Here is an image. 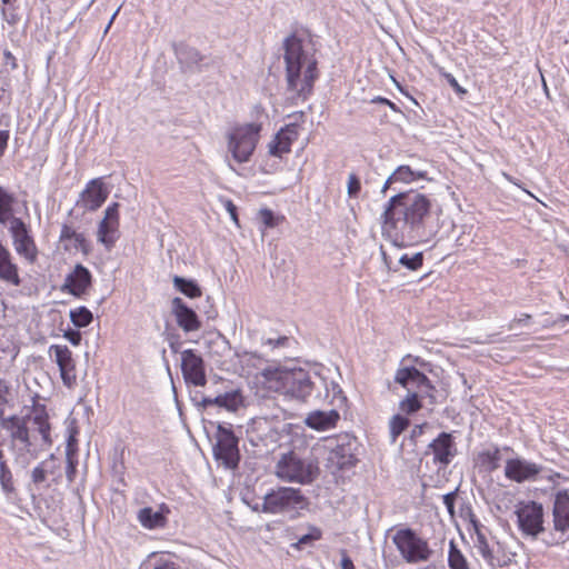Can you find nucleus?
I'll list each match as a JSON object with an SVG mask.
<instances>
[{
	"label": "nucleus",
	"instance_id": "nucleus-27",
	"mask_svg": "<svg viewBox=\"0 0 569 569\" xmlns=\"http://www.w3.org/2000/svg\"><path fill=\"white\" fill-rule=\"evenodd\" d=\"M16 198L12 193H9L3 187L0 186V223L6 224L9 220L14 218L13 204Z\"/></svg>",
	"mask_w": 569,
	"mask_h": 569
},
{
	"label": "nucleus",
	"instance_id": "nucleus-56",
	"mask_svg": "<svg viewBox=\"0 0 569 569\" xmlns=\"http://www.w3.org/2000/svg\"><path fill=\"white\" fill-rule=\"evenodd\" d=\"M197 406L199 408L206 409L211 406H216L213 402V398L210 397H202L200 401L197 402Z\"/></svg>",
	"mask_w": 569,
	"mask_h": 569
},
{
	"label": "nucleus",
	"instance_id": "nucleus-36",
	"mask_svg": "<svg viewBox=\"0 0 569 569\" xmlns=\"http://www.w3.org/2000/svg\"><path fill=\"white\" fill-rule=\"evenodd\" d=\"M50 352L54 353L56 362L59 369L74 361L72 358V352L67 346L53 345L50 347Z\"/></svg>",
	"mask_w": 569,
	"mask_h": 569
},
{
	"label": "nucleus",
	"instance_id": "nucleus-11",
	"mask_svg": "<svg viewBox=\"0 0 569 569\" xmlns=\"http://www.w3.org/2000/svg\"><path fill=\"white\" fill-rule=\"evenodd\" d=\"M355 449L356 439L350 438L348 435L340 437L337 440V445L328 453L326 459L327 467L332 472L350 469L357 462Z\"/></svg>",
	"mask_w": 569,
	"mask_h": 569
},
{
	"label": "nucleus",
	"instance_id": "nucleus-16",
	"mask_svg": "<svg viewBox=\"0 0 569 569\" xmlns=\"http://www.w3.org/2000/svg\"><path fill=\"white\" fill-rule=\"evenodd\" d=\"M108 193L109 192L101 178L92 179L80 193L77 206L82 207L86 210L94 211L107 200Z\"/></svg>",
	"mask_w": 569,
	"mask_h": 569
},
{
	"label": "nucleus",
	"instance_id": "nucleus-45",
	"mask_svg": "<svg viewBox=\"0 0 569 569\" xmlns=\"http://www.w3.org/2000/svg\"><path fill=\"white\" fill-rule=\"evenodd\" d=\"M77 472V460L74 459V456H67V469H66V476L69 482H72L74 480Z\"/></svg>",
	"mask_w": 569,
	"mask_h": 569
},
{
	"label": "nucleus",
	"instance_id": "nucleus-34",
	"mask_svg": "<svg viewBox=\"0 0 569 569\" xmlns=\"http://www.w3.org/2000/svg\"><path fill=\"white\" fill-rule=\"evenodd\" d=\"M0 485L4 493H13L16 488L13 485V477L7 461H0Z\"/></svg>",
	"mask_w": 569,
	"mask_h": 569
},
{
	"label": "nucleus",
	"instance_id": "nucleus-19",
	"mask_svg": "<svg viewBox=\"0 0 569 569\" xmlns=\"http://www.w3.org/2000/svg\"><path fill=\"white\" fill-rule=\"evenodd\" d=\"M172 312L176 316L178 326L186 332L200 329L201 322L198 319L197 313L191 308H189L181 298H173Z\"/></svg>",
	"mask_w": 569,
	"mask_h": 569
},
{
	"label": "nucleus",
	"instance_id": "nucleus-9",
	"mask_svg": "<svg viewBox=\"0 0 569 569\" xmlns=\"http://www.w3.org/2000/svg\"><path fill=\"white\" fill-rule=\"evenodd\" d=\"M396 382L407 390H413L418 399L428 398L431 405L437 402L435 396V387L428 377L415 367H405L397 370L395 376Z\"/></svg>",
	"mask_w": 569,
	"mask_h": 569
},
{
	"label": "nucleus",
	"instance_id": "nucleus-25",
	"mask_svg": "<svg viewBox=\"0 0 569 569\" xmlns=\"http://www.w3.org/2000/svg\"><path fill=\"white\" fill-rule=\"evenodd\" d=\"M118 222L101 220L98 228V241L103 243L107 249L113 247L118 239Z\"/></svg>",
	"mask_w": 569,
	"mask_h": 569
},
{
	"label": "nucleus",
	"instance_id": "nucleus-22",
	"mask_svg": "<svg viewBox=\"0 0 569 569\" xmlns=\"http://www.w3.org/2000/svg\"><path fill=\"white\" fill-rule=\"evenodd\" d=\"M0 280L12 286H20L21 279L18 273V267L11 260V254L7 248L0 243Z\"/></svg>",
	"mask_w": 569,
	"mask_h": 569
},
{
	"label": "nucleus",
	"instance_id": "nucleus-8",
	"mask_svg": "<svg viewBox=\"0 0 569 569\" xmlns=\"http://www.w3.org/2000/svg\"><path fill=\"white\" fill-rule=\"evenodd\" d=\"M392 541L401 557L409 563L427 561L432 555L428 542L411 528L398 530L392 537Z\"/></svg>",
	"mask_w": 569,
	"mask_h": 569
},
{
	"label": "nucleus",
	"instance_id": "nucleus-38",
	"mask_svg": "<svg viewBox=\"0 0 569 569\" xmlns=\"http://www.w3.org/2000/svg\"><path fill=\"white\" fill-rule=\"evenodd\" d=\"M407 397L400 401V410L408 415L417 412L421 408V401L418 399L417 395L413 393V390H407Z\"/></svg>",
	"mask_w": 569,
	"mask_h": 569
},
{
	"label": "nucleus",
	"instance_id": "nucleus-10",
	"mask_svg": "<svg viewBox=\"0 0 569 569\" xmlns=\"http://www.w3.org/2000/svg\"><path fill=\"white\" fill-rule=\"evenodd\" d=\"M217 442L213 447L216 460L220 461L226 468L234 469L238 467L240 453L238 448V438L231 428L218 425Z\"/></svg>",
	"mask_w": 569,
	"mask_h": 569
},
{
	"label": "nucleus",
	"instance_id": "nucleus-13",
	"mask_svg": "<svg viewBox=\"0 0 569 569\" xmlns=\"http://www.w3.org/2000/svg\"><path fill=\"white\" fill-rule=\"evenodd\" d=\"M181 371L187 383L196 387L206 386L204 361L194 350L187 349L181 352Z\"/></svg>",
	"mask_w": 569,
	"mask_h": 569
},
{
	"label": "nucleus",
	"instance_id": "nucleus-4",
	"mask_svg": "<svg viewBox=\"0 0 569 569\" xmlns=\"http://www.w3.org/2000/svg\"><path fill=\"white\" fill-rule=\"evenodd\" d=\"M283 48L288 89L306 98L318 78L317 60L309 57L302 40L295 34L286 38Z\"/></svg>",
	"mask_w": 569,
	"mask_h": 569
},
{
	"label": "nucleus",
	"instance_id": "nucleus-2",
	"mask_svg": "<svg viewBox=\"0 0 569 569\" xmlns=\"http://www.w3.org/2000/svg\"><path fill=\"white\" fill-rule=\"evenodd\" d=\"M270 381L274 389L301 401H323L336 408H342L347 398L340 386L319 372L302 368L277 370Z\"/></svg>",
	"mask_w": 569,
	"mask_h": 569
},
{
	"label": "nucleus",
	"instance_id": "nucleus-48",
	"mask_svg": "<svg viewBox=\"0 0 569 569\" xmlns=\"http://www.w3.org/2000/svg\"><path fill=\"white\" fill-rule=\"evenodd\" d=\"M456 496H457L456 491L446 493L443 496V503L447 507V509L450 512V515H453V512H455Z\"/></svg>",
	"mask_w": 569,
	"mask_h": 569
},
{
	"label": "nucleus",
	"instance_id": "nucleus-64",
	"mask_svg": "<svg viewBox=\"0 0 569 569\" xmlns=\"http://www.w3.org/2000/svg\"><path fill=\"white\" fill-rule=\"evenodd\" d=\"M287 341H288V338H287V337H282V338H279V339L277 340V343H276V345H277V346H280V345H283V343H284V342H287Z\"/></svg>",
	"mask_w": 569,
	"mask_h": 569
},
{
	"label": "nucleus",
	"instance_id": "nucleus-42",
	"mask_svg": "<svg viewBox=\"0 0 569 569\" xmlns=\"http://www.w3.org/2000/svg\"><path fill=\"white\" fill-rule=\"evenodd\" d=\"M9 387L6 380L0 379V420L4 418V407L8 403Z\"/></svg>",
	"mask_w": 569,
	"mask_h": 569
},
{
	"label": "nucleus",
	"instance_id": "nucleus-61",
	"mask_svg": "<svg viewBox=\"0 0 569 569\" xmlns=\"http://www.w3.org/2000/svg\"><path fill=\"white\" fill-rule=\"evenodd\" d=\"M393 182H397L396 179H392V174L386 180L383 187H382V192H386L387 189L390 187L391 183Z\"/></svg>",
	"mask_w": 569,
	"mask_h": 569
},
{
	"label": "nucleus",
	"instance_id": "nucleus-39",
	"mask_svg": "<svg viewBox=\"0 0 569 569\" xmlns=\"http://www.w3.org/2000/svg\"><path fill=\"white\" fill-rule=\"evenodd\" d=\"M62 382L69 389L73 388L77 383V372H76V363L74 361L63 366V368L59 369Z\"/></svg>",
	"mask_w": 569,
	"mask_h": 569
},
{
	"label": "nucleus",
	"instance_id": "nucleus-58",
	"mask_svg": "<svg viewBox=\"0 0 569 569\" xmlns=\"http://www.w3.org/2000/svg\"><path fill=\"white\" fill-rule=\"evenodd\" d=\"M478 538H479V541L483 545V548H482V556H483L486 559H489V558L491 557V551L489 550L488 545H487V542L485 541L483 536L479 535V536H478Z\"/></svg>",
	"mask_w": 569,
	"mask_h": 569
},
{
	"label": "nucleus",
	"instance_id": "nucleus-32",
	"mask_svg": "<svg viewBox=\"0 0 569 569\" xmlns=\"http://www.w3.org/2000/svg\"><path fill=\"white\" fill-rule=\"evenodd\" d=\"M448 565L450 569H470L466 557L458 549L453 540L449 543Z\"/></svg>",
	"mask_w": 569,
	"mask_h": 569
},
{
	"label": "nucleus",
	"instance_id": "nucleus-63",
	"mask_svg": "<svg viewBox=\"0 0 569 569\" xmlns=\"http://www.w3.org/2000/svg\"><path fill=\"white\" fill-rule=\"evenodd\" d=\"M548 480L553 481L555 478H559L560 475L557 472H549V475L545 476Z\"/></svg>",
	"mask_w": 569,
	"mask_h": 569
},
{
	"label": "nucleus",
	"instance_id": "nucleus-29",
	"mask_svg": "<svg viewBox=\"0 0 569 569\" xmlns=\"http://www.w3.org/2000/svg\"><path fill=\"white\" fill-rule=\"evenodd\" d=\"M138 518L142 526L150 529L161 527L164 523V517L160 512H154L149 507L141 509Z\"/></svg>",
	"mask_w": 569,
	"mask_h": 569
},
{
	"label": "nucleus",
	"instance_id": "nucleus-24",
	"mask_svg": "<svg viewBox=\"0 0 569 569\" xmlns=\"http://www.w3.org/2000/svg\"><path fill=\"white\" fill-rule=\"evenodd\" d=\"M289 133L293 136L298 134L297 126L295 123L288 124L286 129L279 132L274 140L269 143L270 154L281 157L282 153L290 151L292 138L289 136Z\"/></svg>",
	"mask_w": 569,
	"mask_h": 569
},
{
	"label": "nucleus",
	"instance_id": "nucleus-28",
	"mask_svg": "<svg viewBox=\"0 0 569 569\" xmlns=\"http://www.w3.org/2000/svg\"><path fill=\"white\" fill-rule=\"evenodd\" d=\"M56 461V457L53 453L49 456L48 459L41 461L37 467H34L31 471V482L34 486H40L47 480L48 473L53 472L51 468V463Z\"/></svg>",
	"mask_w": 569,
	"mask_h": 569
},
{
	"label": "nucleus",
	"instance_id": "nucleus-12",
	"mask_svg": "<svg viewBox=\"0 0 569 569\" xmlns=\"http://www.w3.org/2000/svg\"><path fill=\"white\" fill-rule=\"evenodd\" d=\"M519 529L523 535L536 538L545 531L543 508L541 503L529 501L516 510Z\"/></svg>",
	"mask_w": 569,
	"mask_h": 569
},
{
	"label": "nucleus",
	"instance_id": "nucleus-43",
	"mask_svg": "<svg viewBox=\"0 0 569 569\" xmlns=\"http://www.w3.org/2000/svg\"><path fill=\"white\" fill-rule=\"evenodd\" d=\"M485 461L490 465V469L495 470L499 468L500 451L499 449L488 450L483 453Z\"/></svg>",
	"mask_w": 569,
	"mask_h": 569
},
{
	"label": "nucleus",
	"instance_id": "nucleus-37",
	"mask_svg": "<svg viewBox=\"0 0 569 569\" xmlns=\"http://www.w3.org/2000/svg\"><path fill=\"white\" fill-rule=\"evenodd\" d=\"M409 426L408 418L401 415H395L389 423L391 441L395 442L399 435H401Z\"/></svg>",
	"mask_w": 569,
	"mask_h": 569
},
{
	"label": "nucleus",
	"instance_id": "nucleus-52",
	"mask_svg": "<svg viewBox=\"0 0 569 569\" xmlns=\"http://www.w3.org/2000/svg\"><path fill=\"white\" fill-rule=\"evenodd\" d=\"M445 78L447 79L448 83L458 92V93H466V90L462 89L458 81L456 80V78L450 74V73H446L445 74Z\"/></svg>",
	"mask_w": 569,
	"mask_h": 569
},
{
	"label": "nucleus",
	"instance_id": "nucleus-7",
	"mask_svg": "<svg viewBox=\"0 0 569 569\" xmlns=\"http://www.w3.org/2000/svg\"><path fill=\"white\" fill-rule=\"evenodd\" d=\"M261 126L248 123L238 126L228 133V150L233 159L239 162L249 161L259 141Z\"/></svg>",
	"mask_w": 569,
	"mask_h": 569
},
{
	"label": "nucleus",
	"instance_id": "nucleus-33",
	"mask_svg": "<svg viewBox=\"0 0 569 569\" xmlns=\"http://www.w3.org/2000/svg\"><path fill=\"white\" fill-rule=\"evenodd\" d=\"M70 319L76 327L83 328L91 323L93 316L86 307H79L70 311Z\"/></svg>",
	"mask_w": 569,
	"mask_h": 569
},
{
	"label": "nucleus",
	"instance_id": "nucleus-60",
	"mask_svg": "<svg viewBox=\"0 0 569 569\" xmlns=\"http://www.w3.org/2000/svg\"><path fill=\"white\" fill-rule=\"evenodd\" d=\"M188 54H189V58L193 61V62H199L201 61V57H200V53L194 50V49H190L188 51Z\"/></svg>",
	"mask_w": 569,
	"mask_h": 569
},
{
	"label": "nucleus",
	"instance_id": "nucleus-23",
	"mask_svg": "<svg viewBox=\"0 0 569 569\" xmlns=\"http://www.w3.org/2000/svg\"><path fill=\"white\" fill-rule=\"evenodd\" d=\"M59 240L67 251L81 250L83 253L89 251V244L84 236L68 224L62 226Z\"/></svg>",
	"mask_w": 569,
	"mask_h": 569
},
{
	"label": "nucleus",
	"instance_id": "nucleus-47",
	"mask_svg": "<svg viewBox=\"0 0 569 569\" xmlns=\"http://www.w3.org/2000/svg\"><path fill=\"white\" fill-rule=\"evenodd\" d=\"M360 191V180L358 177L353 173L349 176L348 180V194L350 197H356L358 192Z\"/></svg>",
	"mask_w": 569,
	"mask_h": 569
},
{
	"label": "nucleus",
	"instance_id": "nucleus-50",
	"mask_svg": "<svg viewBox=\"0 0 569 569\" xmlns=\"http://www.w3.org/2000/svg\"><path fill=\"white\" fill-rule=\"evenodd\" d=\"M64 337L73 345L78 346L81 341V333L77 330H69L64 333Z\"/></svg>",
	"mask_w": 569,
	"mask_h": 569
},
{
	"label": "nucleus",
	"instance_id": "nucleus-1",
	"mask_svg": "<svg viewBox=\"0 0 569 569\" xmlns=\"http://www.w3.org/2000/svg\"><path fill=\"white\" fill-rule=\"evenodd\" d=\"M0 427L8 435V447L14 462L22 468H27L52 446L49 417L43 409L4 417L0 420Z\"/></svg>",
	"mask_w": 569,
	"mask_h": 569
},
{
	"label": "nucleus",
	"instance_id": "nucleus-41",
	"mask_svg": "<svg viewBox=\"0 0 569 569\" xmlns=\"http://www.w3.org/2000/svg\"><path fill=\"white\" fill-rule=\"evenodd\" d=\"M259 217L262 223L268 228H273L278 224V218L274 217L273 212L270 209H261L259 211Z\"/></svg>",
	"mask_w": 569,
	"mask_h": 569
},
{
	"label": "nucleus",
	"instance_id": "nucleus-55",
	"mask_svg": "<svg viewBox=\"0 0 569 569\" xmlns=\"http://www.w3.org/2000/svg\"><path fill=\"white\" fill-rule=\"evenodd\" d=\"M371 102H373V103H383V104L389 106V108L391 110H393V111H397V112L400 111L399 108L392 101H390V100H388L386 98H382V97H377V98L372 99Z\"/></svg>",
	"mask_w": 569,
	"mask_h": 569
},
{
	"label": "nucleus",
	"instance_id": "nucleus-30",
	"mask_svg": "<svg viewBox=\"0 0 569 569\" xmlns=\"http://www.w3.org/2000/svg\"><path fill=\"white\" fill-rule=\"evenodd\" d=\"M426 176V171L412 170L409 166H400L393 171L392 179H396L397 182H411L416 179H423Z\"/></svg>",
	"mask_w": 569,
	"mask_h": 569
},
{
	"label": "nucleus",
	"instance_id": "nucleus-49",
	"mask_svg": "<svg viewBox=\"0 0 569 569\" xmlns=\"http://www.w3.org/2000/svg\"><path fill=\"white\" fill-rule=\"evenodd\" d=\"M224 208L229 212L231 219L236 222V224H239L238 214H237V207L231 200H224Z\"/></svg>",
	"mask_w": 569,
	"mask_h": 569
},
{
	"label": "nucleus",
	"instance_id": "nucleus-3",
	"mask_svg": "<svg viewBox=\"0 0 569 569\" xmlns=\"http://www.w3.org/2000/svg\"><path fill=\"white\" fill-rule=\"evenodd\" d=\"M430 200L422 193L410 190L390 198L382 218V230L389 237L398 234L413 240L425 236L426 219L430 216Z\"/></svg>",
	"mask_w": 569,
	"mask_h": 569
},
{
	"label": "nucleus",
	"instance_id": "nucleus-53",
	"mask_svg": "<svg viewBox=\"0 0 569 569\" xmlns=\"http://www.w3.org/2000/svg\"><path fill=\"white\" fill-rule=\"evenodd\" d=\"M531 318V316L529 313H522L520 318H516L513 319L508 328L510 330L515 329L516 328V325H526V322Z\"/></svg>",
	"mask_w": 569,
	"mask_h": 569
},
{
	"label": "nucleus",
	"instance_id": "nucleus-54",
	"mask_svg": "<svg viewBox=\"0 0 569 569\" xmlns=\"http://www.w3.org/2000/svg\"><path fill=\"white\" fill-rule=\"evenodd\" d=\"M9 140V132L7 130L0 131V157L3 154Z\"/></svg>",
	"mask_w": 569,
	"mask_h": 569
},
{
	"label": "nucleus",
	"instance_id": "nucleus-40",
	"mask_svg": "<svg viewBox=\"0 0 569 569\" xmlns=\"http://www.w3.org/2000/svg\"><path fill=\"white\" fill-rule=\"evenodd\" d=\"M422 252H417L413 256L402 254L401 257H399V263H401L409 270H417L422 266Z\"/></svg>",
	"mask_w": 569,
	"mask_h": 569
},
{
	"label": "nucleus",
	"instance_id": "nucleus-44",
	"mask_svg": "<svg viewBox=\"0 0 569 569\" xmlns=\"http://www.w3.org/2000/svg\"><path fill=\"white\" fill-rule=\"evenodd\" d=\"M76 435H77L76 429L70 431V435L67 440V446H66V456H76V453H77L78 448H77Z\"/></svg>",
	"mask_w": 569,
	"mask_h": 569
},
{
	"label": "nucleus",
	"instance_id": "nucleus-18",
	"mask_svg": "<svg viewBox=\"0 0 569 569\" xmlns=\"http://www.w3.org/2000/svg\"><path fill=\"white\" fill-rule=\"evenodd\" d=\"M92 276L91 272L81 263L76 264L72 272H70L64 280L62 290H67L74 297H81L91 286Z\"/></svg>",
	"mask_w": 569,
	"mask_h": 569
},
{
	"label": "nucleus",
	"instance_id": "nucleus-62",
	"mask_svg": "<svg viewBox=\"0 0 569 569\" xmlns=\"http://www.w3.org/2000/svg\"><path fill=\"white\" fill-rule=\"evenodd\" d=\"M469 241H470V239H469V238H466V237H463V236H459V237L457 238V242H458V244H459V246H465V244H467Z\"/></svg>",
	"mask_w": 569,
	"mask_h": 569
},
{
	"label": "nucleus",
	"instance_id": "nucleus-6",
	"mask_svg": "<svg viewBox=\"0 0 569 569\" xmlns=\"http://www.w3.org/2000/svg\"><path fill=\"white\" fill-rule=\"evenodd\" d=\"M307 505L308 500L300 489L279 487L264 495L261 511L272 515H289L293 518Z\"/></svg>",
	"mask_w": 569,
	"mask_h": 569
},
{
	"label": "nucleus",
	"instance_id": "nucleus-17",
	"mask_svg": "<svg viewBox=\"0 0 569 569\" xmlns=\"http://www.w3.org/2000/svg\"><path fill=\"white\" fill-rule=\"evenodd\" d=\"M429 449L433 453V462L442 467H447L457 455L455 438L449 432H441L429 445Z\"/></svg>",
	"mask_w": 569,
	"mask_h": 569
},
{
	"label": "nucleus",
	"instance_id": "nucleus-15",
	"mask_svg": "<svg viewBox=\"0 0 569 569\" xmlns=\"http://www.w3.org/2000/svg\"><path fill=\"white\" fill-rule=\"evenodd\" d=\"M10 231L17 252L33 263L37 259V248L26 223L20 218H12Z\"/></svg>",
	"mask_w": 569,
	"mask_h": 569
},
{
	"label": "nucleus",
	"instance_id": "nucleus-35",
	"mask_svg": "<svg viewBox=\"0 0 569 569\" xmlns=\"http://www.w3.org/2000/svg\"><path fill=\"white\" fill-rule=\"evenodd\" d=\"M50 352L54 353L56 362L59 369L74 361L72 358V352L67 346L53 345L50 347Z\"/></svg>",
	"mask_w": 569,
	"mask_h": 569
},
{
	"label": "nucleus",
	"instance_id": "nucleus-14",
	"mask_svg": "<svg viewBox=\"0 0 569 569\" xmlns=\"http://www.w3.org/2000/svg\"><path fill=\"white\" fill-rule=\"evenodd\" d=\"M546 468L541 465L530 462L521 458L509 459L506 462L505 476L518 483L525 481H535L540 473H543Z\"/></svg>",
	"mask_w": 569,
	"mask_h": 569
},
{
	"label": "nucleus",
	"instance_id": "nucleus-46",
	"mask_svg": "<svg viewBox=\"0 0 569 569\" xmlns=\"http://www.w3.org/2000/svg\"><path fill=\"white\" fill-rule=\"evenodd\" d=\"M119 204L117 202L110 204L106 211L103 220L118 222L119 223Z\"/></svg>",
	"mask_w": 569,
	"mask_h": 569
},
{
	"label": "nucleus",
	"instance_id": "nucleus-57",
	"mask_svg": "<svg viewBox=\"0 0 569 569\" xmlns=\"http://www.w3.org/2000/svg\"><path fill=\"white\" fill-rule=\"evenodd\" d=\"M341 568L342 569H356L352 560L346 553H343V557L341 559Z\"/></svg>",
	"mask_w": 569,
	"mask_h": 569
},
{
	"label": "nucleus",
	"instance_id": "nucleus-20",
	"mask_svg": "<svg viewBox=\"0 0 569 569\" xmlns=\"http://www.w3.org/2000/svg\"><path fill=\"white\" fill-rule=\"evenodd\" d=\"M553 528L557 531L566 532L569 530V491L560 490L555 496L553 501Z\"/></svg>",
	"mask_w": 569,
	"mask_h": 569
},
{
	"label": "nucleus",
	"instance_id": "nucleus-59",
	"mask_svg": "<svg viewBox=\"0 0 569 569\" xmlns=\"http://www.w3.org/2000/svg\"><path fill=\"white\" fill-rule=\"evenodd\" d=\"M154 569H180L174 562H163L158 565Z\"/></svg>",
	"mask_w": 569,
	"mask_h": 569
},
{
	"label": "nucleus",
	"instance_id": "nucleus-31",
	"mask_svg": "<svg viewBox=\"0 0 569 569\" xmlns=\"http://www.w3.org/2000/svg\"><path fill=\"white\" fill-rule=\"evenodd\" d=\"M174 287L189 298H197L201 296L200 287L192 280H187L182 277L176 276L173 278Z\"/></svg>",
	"mask_w": 569,
	"mask_h": 569
},
{
	"label": "nucleus",
	"instance_id": "nucleus-5",
	"mask_svg": "<svg viewBox=\"0 0 569 569\" xmlns=\"http://www.w3.org/2000/svg\"><path fill=\"white\" fill-rule=\"evenodd\" d=\"M274 473L286 482L311 485L320 475L319 459L313 452L290 450L280 455Z\"/></svg>",
	"mask_w": 569,
	"mask_h": 569
},
{
	"label": "nucleus",
	"instance_id": "nucleus-51",
	"mask_svg": "<svg viewBox=\"0 0 569 569\" xmlns=\"http://www.w3.org/2000/svg\"><path fill=\"white\" fill-rule=\"evenodd\" d=\"M320 538V532L319 530H316L315 533H308V535H303L299 540H298V543L299 545H308L309 542L313 541V540H317Z\"/></svg>",
	"mask_w": 569,
	"mask_h": 569
},
{
	"label": "nucleus",
	"instance_id": "nucleus-26",
	"mask_svg": "<svg viewBox=\"0 0 569 569\" xmlns=\"http://www.w3.org/2000/svg\"><path fill=\"white\" fill-rule=\"evenodd\" d=\"M216 406L230 412L237 411L243 405V397L239 390H232L213 398Z\"/></svg>",
	"mask_w": 569,
	"mask_h": 569
},
{
	"label": "nucleus",
	"instance_id": "nucleus-21",
	"mask_svg": "<svg viewBox=\"0 0 569 569\" xmlns=\"http://www.w3.org/2000/svg\"><path fill=\"white\" fill-rule=\"evenodd\" d=\"M340 416L337 409H330L328 411L316 410L310 412L305 419L306 425L315 430H328L333 428Z\"/></svg>",
	"mask_w": 569,
	"mask_h": 569
}]
</instances>
